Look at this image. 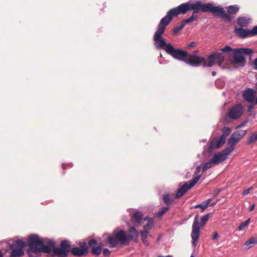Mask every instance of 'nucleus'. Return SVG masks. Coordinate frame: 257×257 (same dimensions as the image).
Listing matches in <instances>:
<instances>
[{
	"label": "nucleus",
	"instance_id": "1",
	"mask_svg": "<svg viewBox=\"0 0 257 257\" xmlns=\"http://www.w3.org/2000/svg\"><path fill=\"white\" fill-rule=\"evenodd\" d=\"M29 248L27 253L29 257H39L41 252L50 253L53 248V254L58 257H66L68 253L60 247H55L53 240L40 238L37 234L29 236L28 243Z\"/></svg>",
	"mask_w": 257,
	"mask_h": 257
},
{
	"label": "nucleus",
	"instance_id": "2",
	"mask_svg": "<svg viewBox=\"0 0 257 257\" xmlns=\"http://www.w3.org/2000/svg\"><path fill=\"white\" fill-rule=\"evenodd\" d=\"M9 249L12 250L10 252V257H21L24 254L23 248L26 246V243L23 240L17 239L12 242L11 240L3 242Z\"/></svg>",
	"mask_w": 257,
	"mask_h": 257
},
{
	"label": "nucleus",
	"instance_id": "3",
	"mask_svg": "<svg viewBox=\"0 0 257 257\" xmlns=\"http://www.w3.org/2000/svg\"><path fill=\"white\" fill-rule=\"evenodd\" d=\"M253 50L249 48L234 49L232 63L234 65H237L238 67L244 66L245 60L244 55L246 54L250 56Z\"/></svg>",
	"mask_w": 257,
	"mask_h": 257
},
{
	"label": "nucleus",
	"instance_id": "4",
	"mask_svg": "<svg viewBox=\"0 0 257 257\" xmlns=\"http://www.w3.org/2000/svg\"><path fill=\"white\" fill-rule=\"evenodd\" d=\"M221 131L222 135L219 139L216 138L210 142L208 148V151L209 153H212L214 149L219 148L224 144L227 136L231 133V129L228 127L224 126L222 128Z\"/></svg>",
	"mask_w": 257,
	"mask_h": 257
},
{
	"label": "nucleus",
	"instance_id": "5",
	"mask_svg": "<svg viewBox=\"0 0 257 257\" xmlns=\"http://www.w3.org/2000/svg\"><path fill=\"white\" fill-rule=\"evenodd\" d=\"M204 10L206 12H210L215 16H220L221 18L230 21L229 16L225 13L224 8L221 6H215L211 3H207V6Z\"/></svg>",
	"mask_w": 257,
	"mask_h": 257
},
{
	"label": "nucleus",
	"instance_id": "6",
	"mask_svg": "<svg viewBox=\"0 0 257 257\" xmlns=\"http://www.w3.org/2000/svg\"><path fill=\"white\" fill-rule=\"evenodd\" d=\"M164 49L167 54L171 55L173 58L184 62L189 55L187 52L175 49L172 45H168L167 48H165Z\"/></svg>",
	"mask_w": 257,
	"mask_h": 257
},
{
	"label": "nucleus",
	"instance_id": "7",
	"mask_svg": "<svg viewBox=\"0 0 257 257\" xmlns=\"http://www.w3.org/2000/svg\"><path fill=\"white\" fill-rule=\"evenodd\" d=\"M245 130H239L233 132L227 141V147L233 151L237 143L246 135Z\"/></svg>",
	"mask_w": 257,
	"mask_h": 257
},
{
	"label": "nucleus",
	"instance_id": "8",
	"mask_svg": "<svg viewBox=\"0 0 257 257\" xmlns=\"http://www.w3.org/2000/svg\"><path fill=\"white\" fill-rule=\"evenodd\" d=\"M201 175L195 177L191 181L188 183H185L183 185L177 189L176 191V198H179L182 197L189 189L193 187L199 180Z\"/></svg>",
	"mask_w": 257,
	"mask_h": 257
},
{
	"label": "nucleus",
	"instance_id": "9",
	"mask_svg": "<svg viewBox=\"0 0 257 257\" xmlns=\"http://www.w3.org/2000/svg\"><path fill=\"white\" fill-rule=\"evenodd\" d=\"M164 33L162 30H157L155 33L153 41L155 47L157 49H161L164 47L167 48L168 45H171L170 43H166L165 40L162 37V35Z\"/></svg>",
	"mask_w": 257,
	"mask_h": 257
},
{
	"label": "nucleus",
	"instance_id": "10",
	"mask_svg": "<svg viewBox=\"0 0 257 257\" xmlns=\"http://www.w3.org/2000/svg\"><path fill=\"white\" fill-rule=\"evenodd\" d=\"M200 227L198 223V215H196L195 217L194 222L192 225L191 238L192 239V244L194 247H196L197 244L198 240L200 236Z\"/></svg>",
	"mask_w": 257,
	"mask_h": 257
},
{
	"label": "nucleus",
	"instance_id": "11",
	"mask_svg": "<svg viewBox=\"0 0 257 257\" xmlns=\"http://www.w3.org/2000/svg\"><path fill=\"white\" fill-rule=\"evenodd\" d=\"M232 151L227 147L222 151L215 153L212 159L214 160V162H215L216 164H218L225 161L227 159V156Z\"/></svg>",
	"mask_w": 257,
	"mask_h": 257
},
{
	"label": "nucleus",
	"instance_id": "12",
	"mask_svg": "<svg viewBox=\"0 0 257 257\" xmlns=\"http://www.w3.org/2000/svg\"><path fill=\"white\" fill-rule=\"evenodd\" d=\"M203 62H204V58L203 57L189 54L186 58L184 62L192 66H199Z\"/></svg>",
	"mask_w": 257,
	"mask_h": 257
},
{
	"label": "nucleus",
	"instance_id": "13",
	"mask_svg": "<svg viewBox=\"0 0 257 257\" xmlns=\"http://www.w3.org/2000/svg\"><path fill=\"white\" fill-rule=\"evenodd\" d=\"M173 17L175 16L173 15V13L170 12L169 10L167 12L166 16H165L161 20L158 26L157 30H163V31L165 32L166 26H168L170 23V22L172 20V18Z\"/></svg>",
	"mask_w": 257,
	"mask_h": 257
},
{
	"label": "nucleus",
	"instance_id": "14",
	"mask_svg": "<svg viewBox=\"0 0 257 257\" xmlns=\"http://www.w3.org/2000/svg\"><path fill=\"white\" fill-rule=\"evenodd\" d=\"M242 113V106L241 104H236L231 108L228 115L232 119H237L241 116Z\"/></svg>",
	"mask_w": 257,
	"mask_h": 257
},
{
	"label": "nucleus",
	"instance_id": "15",
	"mask_svg": "<svg viewBox=\"0 0 257 257\" xmlns=\"http://www.w3.org/2000/svg\"><path fill=\"white\" fill-rule=\"evenodd\" d=\"M189 11V4L188 2H187L182 4L178 7L171 9L170 12H172L173 15L174 16H177L179 14H185Z\"/></svg>",
	"mask_w": 257,
	"mask_h": 257
},
{
	"label": "nucleus",
	"instance_id": "16",
	"mask_svg": "<svg viewBox=\"0 0 257 257\" xmlns=\"http://www.w3.org/2000/svg\"><path fill=\"white\" fill-rule=\"evenodd\" d=\"M255 95V91L252 88L245 90L242 94L243 99L251 104H254Z\"/></svg>",
	"mask_w": 257,
	"mask_h": 257
},
{
	"label": "nucleus",
	"instance_id": "17",
	"mask_svg": "<svg viewBox=\"0 0 257 257\" xmlns=\"http://www.w3.org/2000/svg\"><path fill=\"white\" fill-rule=\"evenodd\" d=\"M188 4L190 11L193 10L194 11H201L203 13H206V11H204V10L206 9L204 8L207 6V4H202L200 1H198L195 3L189 2Z\"/></svg>",
	"mask_w": 257,
	"mask_h": 257
},
{
	"label": "nucleus",
	"instance_id": "18",
	"mask_svg": "<svg viewBox=\"0 0 257 257\" xmlns=\"http://www.w3.org/2000/svg\"><path fill=\"white\" fill-rule=\"evenodd\" d=\"M113 233L117 240L122 244H125L127 240H128V236H127L125 232L122 230L118 231L114 230Z\"/></svg>",
	"mask_w": 257,
	"mask_h": 257
},
{
	"label": "nucleus",
	"instance_id": "19",
	"mask_svg": "<svg viewBox=\"0 0 257 257\" xmlns=\"http://www.w3.org/2000/svg\"><path fill=\"white\" fill-rule=\"evenodd\" d=\"M88 245L90 247H91L92 249V253L95 255H99L102 250L101 247L100 246H98L95 247V245L97 244L96 240L94 239H90L88 242Z\"/></svg>",
	"mask_w": 257,
	"mask_h": 257
},
{
	"label": "nucleus",
	"instance_id": "20",
	"mask_svg": "<svg viewBox=\"0 0 257 257\" xmlns=\"http://www.w3.org/2000/svg\"><path fill=\"white\" fill-rule=\"evenodd\" d=\"M255 244H257V235L252 236L246 241L242 245V249L247 250Z\"/></svg>",
	"mask_w": 257,
	"mask_h": 257
},
{
	"label": "nucleus",
	"instance_id": "21",
	"mask_svg": "<svg viewBox=\"0 0 257 257\" xmlns=\"http://www.w3.org/2000/svg\"><path fill=\"white\" fill-rule=\"evenodd\" d=\"M71 253L72 255L75 256H82L87 253V249L75 247L71 248Z\"/></svg>",
	"mask_w": 257,
	"mask_h": 257
},
{
	"label": "nucleus",
	"instance_id": "22",
	"mask_svg": "<svg viewBox=\"0 0 257 257\" xmlns=\"http://www.w3.org/2000/svg\"><path fill=\"white\" fill-rule=\"evenodd\" d=\"M235 32L241 38H244L249 36H251L250 34V30L244 29L243 28H237L235 30Z\"/></svg>",
	"mask_w": 257,
	"mask_h": 257
},
{
	"label": "nucleus",
	"instance_id": "23",
	"mask_svg": "<svg viewBox=\"0 0 257 257\" xmlns=\"http://www.w3.org/2000/svg\"><path fill=\"white\" fill-rule=\"evenodd\" d=\"M251 21V19L245 17H238L237 19L238 24L241 27H246Z\"/></svg>",
	"mask_w": 257,
	"mask_h": 257
},
{
	"label": "nucleus",
	"instance_id": "24",
	"mask_svg": "<svg viewBox=\"0 0 257 257\" xmlns=\"http://www.w3.org/2000/svg\"><path fill=\"white\" fill-rule=\"evenodd\" d=\"M129 234L127 236L128 240L137 238L139 236V232L135 227H131L128 230Z\"/></svg>",
	"mask_w": 257,
	"mask_h": 257
},
{
	"label": "nucleus",
	"instance_id": "25",
	"mask_svg": "<svg viewBox=\"0 0 257 257\" xmlns=\"http://www.w3.org/2000/svg\"><path fill=\"white\" fill-rule=\"evenodd\" d=\"M216 62V60L214 58V57L213 54L210 55L208 58V64H206V62L204 59V62H203V66L204 67H212L215 63Z\"/></svg>",
	"mask_w": 257,
	"mask_h": 257
},
{
	"label": "nucleus",
	"instance_id": "26",
	"mask_svg": "<svg viewBox=\"0 0 257 257\" xmlns=\"http://www.w3.org/2000/svg\"><path fill=\"white\" fill-rule=\"evenodd\" d=\"M133 221L139 225L143 219L142 212L138 211L134 213L132 216Z\"/></svg>",
	"mask_w": 257,
	"mask_h": 257
},
{
	"label": "nucleus",
	"instance_id": "27",
	"mask_svg": "<svg viewBox=\"0 0 257 257\" xmlns=\"http://www.w3.org/2000/svg\"><path fill=\"white\" fill-rule=\"evenodd\" d=\"M212 54L213 55L216 62L218 64L219 66H220L221 63L224 60V56H223V55L222 54L221 52H215Z\"/></svg>",
	"mask_w": 257,
	"mask_h": 257
},
{
	"label": "nucleus",
	"instance_id": "28",
	"mask_svg": "<svg viewBox=\"0 0 257 257\" xmlns=\"http://www.w3.org/2000/svg\"><path fill=\"white\" fill-rule=\"evenodd\" d=\"M107 242L109 244V246L111 247H114L116 246L117 243V238L111 236L109 234H107Z\"/></svg>",
	"mask_w": 257,
	"mask_h": 257
},
{
	"label": "nucleus",
	"instance_id": "29",
	"mask_svg": "<svg viewBox=\"0 0 257 257\" xmlns=\"http://www.w3.org/2000/svg\"><path fill=\"white\" fill-rule=\"evenodd\" d=\"M216 165L214 160L211 158L208 162L205 163L202 167V171L203 172H206L208 169L212 168L214 165Z\"/></svg>",
	"mask_w": 257,
	"mask_h": 257
},
{
	"label": "nucleus",
	"instance_id": "30",
	"mask_svg": "<svg viewBox=\"0 0 257 257\" xmlns=\"http://www.w3.org/2000/svg\"><path fill=\"white\" fill-rule=\"evenodd\" d=\"M60 247L64 249L67 253L71 250V246L69 242L67 240H63L60 244Z\"/></svg>",
	"mask_w": 257,
	"mask_h": 257
},
{
	"label": "nucleus",
	"instance_id": "31",
	"mask_svg": "<svg viewBox=\"0 0 257 257\" xmlns=\"http://www.w3.org/2000/svg\"><path fill=\"white\" fill-rule=\"evenodd\" d=\"M154 225V221L152 219L150 218L148 220V222L144 226V230L143 231H147L149 233V231Z\"/></svg>",
	"mask_w": 257,
	"mask_h": 257
},
{
	"label": "nucleus",
	"instance_id": "32",
	"mask_svg": "<svg viewBox=\"0 0 257 257\" xmlns=\"http://www.w3.org/2000/svg\"><path fill=\"white\" fill-rule=\"evenodd\" d=\"M226 9L229 14L233 15L236 14L238 11L239 8L237 6L234 5L226 7Z\"/></svg>",
	"mask_w": 257,
	"mask_h": 257
},
{
	"label": "nucleus",
	"instance_id": "33",
	"mask_svg": "<svg viewBox=\"0 0 257 257\" xmlns=\"http://www.w3.org/2000/svg\"><path fill=\"white\" fill-rule=\"evenodd\" d=\"M149 235V233H148L147 231H141V239L144 243V244L148 246L149 245V243L147 239V237Z\"/></svg>",
	"mask_w": 257,
	"mask_h": 257
},
{
	"label": "nucleus",
	"instance_id": "34",
	"mask_svg": "<svg viewBox=\"0 0 257 257\" xmlns=\"http://www.w3.org/2000/svg\"><path fill=\"white\" fill-rule=\"evenodd\" d=\"M257 141V133H252L250 134L248 141L246 142L247 145H250Z\"/></svg>",
	"mask_w": 257,
	"mask_h": 257
},
{
	"label": "nucleus",
	"instance_id": "35",
	"mask_svg": "<svg viewBox=\"0 0 257 257\" xmlns=\"http://www.w3.org/2000/svg\"><path fill=\"white\" fill-rule=\"evenodd\" d=\"M250 221V218H248L246 221L242 222L240 223L239 226H238V230L241 231L243 230L245 227L248 226L249 222Z\"/></svg>",
	"mask_w": 257,
	"mask_h": 257
},
{
	"label": "nucleus",
	"instance_id": "36",
	"mask_svg": "<svg viewBox=\"0 0 257 257\" xmlns=\"http://www.w3.org/2000/svg\"><path fill=\"white\" fill-rule=\"evenodd\" d=\"M169 209V207H163L158 211V216L160 217L162 216Z\"/></svg>",
	"mask_w": 257,
	"mask_h": 257
},
{
	"label": "nucleus",
	"instance_id": "37",
	"mask_svg": "<svg viewBox=\"0 0 257 257\" xmlns=\"http://www.w3.org/2000/svg\"><path fill=\"white\" fill-rule=\"evenodd\" d=\"M208 206L207 202H202L201 204L196 205L194 206L195 208H201L202 212H203L205 209Z\"/></svg>",
	"mask_w": 257,
	"mask_h": 257
},
{
	"label": "nucleus",
	"instance_id": "38",
	"mask_svg": "<svg viewBox=\"0 0 257 257\" xmlns=\"http://www.w3.org/2000/svg\"><path fill=\"white\" fill-rule=\"evenodd\" d=\"M163 199L165 203L167 205L171 204V202L173 201V200L170 198L169 195L168 194L164 195Z\"/></svg>",
	"mask_w": 257,
	"mask_h": 257
},
{
	"label": "nucleus",
	"instance_id": "39",
	"mask_svg": "<svg viewBox=\"0 0 257 257\" xmlns=\"http://www.w3.org/2000/svg\"><path fill=\"white\" fill-rule=\"evenodd\" d=\"M209 213L206 214L203 216L201 218V224L202 226H204L206 222L208 221L209 218Z\"/></svg>",
	"mask_w": 257,
	"mask_h": 257
},
{
	"label": "nucleus",
	"instance_id": "40",
	"mask_svg": "<svg viewBox=\"0 0 257 257\" xmlns=\"http://www.w3.org/2000/svg\"><path fill=\"white\" fill-rule=\"evenodd\" d=\"M185 27L184 24H183L182 23V24L179 26H177L176 27H175L173 30V34L174 35H176L177 34L179 31H180L182 29H183L184 28V27Z\"/></svg>",
	"mask_w": 257,
	"mask_h": 257
},
{
	"label": "nucleus",
	"instance_id": "41",
	"mask_svg": "<svg viewBox=\"0 0 257 257\" xmlns=\"http://www.w3.org/2000/svg\"><path fill=\"white\" fill-rule=\"evenodd\" d=\"M234 49L231 48L229 46H226L224 48L220 49L221 51L225 53H228L230 52H233Z\"/></svg>",
	"mask_w": 257,
	"mask_h": 257
},
{
	"label": "nucleus",
	"instance_id": "42",
	"mask_svg": "<svg viewBox=\"0 0 257 257\" xmlns=\"http://www.w3.org/2000/svg\"><path fill=\"white\" fill-rule=\"evenodd\" d=\"M251 36L257 35V26H254L251 30H250Z\"/></svg>",
	"mask_w": 257,
	"mask_h": 257
},
{
	"label": "nucleus",
	"instance_id": "43",
	"mask_svg": "<svg viewBox=\"0 0 257 257\" xmlns=\"http://www.w3.org/2000/svg\"><path fill=\"white\" fill-rule=\"evenodd\" d=\"M215 84L217 87L221 88L224 86V83L221 80H217L215 82Z\"/></svg>",
	"mask_w": 257,
	"mask_h": 257
},
{
	"label": "nucleus",
	"instance_id": "44",
	"mask_svg": "<svg viewBox=\"0 0 257 257\" xmlns=\"http://www.w3.org/2000/svg\"><path fill=\"white\" fill-rule=\"evenodd\" d=\"M253 189V186L248 188V189H245L243 190L242 194L244 196L247 195L248 194L251 190Z\"/></svg>",
	"mask_w": 257,
	"mask_h": 257
},
{
	"label": "nucleus",
	"instance_id": "45",
	"mask_svg": "<svg viewBox=\"0 0 257 257\" xmlns=\"http://www.w3.org/2000/svg\"><path fill=\"white\" fill-rule=\"evenodd\" d=\"M193 21H194V19L190 17L189 19L184 20L182 22L185 26L186 24L191 23Z\"/></svg>",
	"mask_w": 257,
	"mask_h": 257
},
{
	"label": "nucleus",
	"instance_id": "46",
	"mask_svg": "<svg viewBox=\"0 0 257 257\" xmlns=\"http://www.w3.org/2000/svg\"><path fill=\"white\" fill-rule=\"evenodd\" d=\"M79 245H80V248H87V249L86 244L85 242H84V241H80L79 242Z\"/></svg>",
	"mask_w": 257,
	"mask_h": 257
},
{
	"label": "nucleus",
	"instance_id": "47",
	"mask_svg": "<svg viewBox=\"0 0 257 257\" xmlns=\"http://www.w3.org/2000/svg\"><path fill=\"white\" fill-rule=\"evenodd\" d=\"M197 43L194 41L191 42L187 46V48L189 49L196 46Z\"/></svg>",
	"mask_w": 257,
	"mask_h": 257
},
{
	"label": "nucleus",
	"instance_id": "48",
	"mask_svg": "<svg viewBox=\"0 0 257 257\" xmlns=\"http://www.w3.org/2000/svg\"><path fill=\"white\" fill-rule=\"evenodd\" d=\"M252 66L253 69L257 71V57L252 62Z\"/></svg>",
	"mask_w": 257,
	"mask_h": 257
},
{
	"label": "nucleus",
	"instance_id": "49",
	"mask_svg": "<svg viewBox=\"0 0 257 257\" xmlns=\"http://www.w3.org/2000/svg\"><path fill=\"white\" fill-rule=\"evenodd\" d=\"M103 254L104 256H109L110 254V251L107 248H105L103 250Z\"/></svg>",
	"mask_w": 257,
	"mask_h": 257
},
{
	"label": "nucleus",
	"instance_id": "50",
	"mask_svg": "<svg viewBox=\"0 0 257 257\" xmlns=\"http://www.w3.org/2000/svg\"><path fill=\"white\" fill-rule=\"evenodd\" d=\"M201 166H198L196 168V171L195 172V174L197 176L199 175L200 174H198V173L201 171Z\"/></svg>",
	"mask_w": 257,
	"mask_h": 257
},
{
	"label": "nucleus",
	"instance_id": "51",
	"mask_svg": "<svg viewBox=\"0 0 257 257\" xmlns=\"http://www.w3.org/2000/svg\"><path fill=\"white\" fill-rule=\"evenodd\" d=\"M198 12H197V11H194L192 16H191V17L192 18L194 19V20H196L197 18V17H198L197 13Z\"/></svg>",
	"mask_w": 257,
	"mask_h": 257
},
{
	"label": "nucleus",
	"instance_id": "52",
	"mask_svg": "<svg viewBox=\"0 0 257 257\" xmlns=\"http://www.w3.org/2000/svg\"><path fill=\"white\" fill-rule=\"evenodd\" d=\"M219 237L218 234L217 232H214L212 236V239L215 240L218 239Z\"/></svg>",
	"mask_w": 257,
	"mask_h": 257
},
{
	"label": "nucleus",
	"instance_id": "53",
	"mask_svg": "<svg viewBox=\"0 0 257 257\" xmlns=\"http://www.w3.org/2000/svg\"><path fill=\"white\" fill-rule=\"evenodd\" d=\"M247 122V121H243L242 122H241L240 124H239L238 126H237V127L239 128V127H242L243 126H244L246 123Z\"/></svg>",
	"mask_w": 257,
	"mask_h": 257
},
{
	"label": "nucleus",
	"instance_id": "54",
	"mask_svg": "<svg viewBox=\"0 0 257 257\" xmlns=\"http://www.w3.org/2000/svg\"><path fill=\"white\" fill-rule=\"evenodd\" d=\"M254 206H255V205L254 204H253L250 207H249V210L250 211H252L253 210L254 208Z\"/></svg>",
	"mask_w": 257,
	"mask_h": 257
},
{
	"label": "nucleus",
	"instance_id": "55",
	"mask_svg": "<svg viewBox=\"0 0 257 257\" xmlns=\"http://www.w3.org/2000/svg\"><path fill=\"white\" fill-rule=\"evenodd\" d=\"M211 199H208L207 200L205 201V202H207L208 203V205L209 206V204H210V203L211 202Z\"/></svg>",
	"mask_w": 257,
	"mask_h": 257
},
{
	"label": "nucleus",
	"instance_id": "56",
	"mask_svg": "<svg viewBox=\"0 0 257 257\" xmlns=\"http://www.w3.org/2000/svg\"><path fill=\"white\" fill-rule=\"evenodd\" d=\"M211 74L213 76H215L216 75V72L215 71H212Z\"/></svg>",
	"mask_w": 257,
	"mask_h": 257
},
{
	"label": "nucleus",
	"instance_id": "57",
	"mask_svg": "<svg viewBox=\"0 0 257 257\" xmlns=\"http://www.w3.org/2000/svg\"><path fill=\"white\" fill-rule=\"evenodd\" d=\"M4 256V254L2 251V250L0 249V257H3Z\"/></svg>",
	"mask_w": 257,
	"mask_h": 257
},
{
	"label": "nucleus",
	"instance_id": "58",
	"mask_svg": "<svg viewBox=\"0 0 257 257\" xmlns=\"http://www.w3.org/2000/svg\"><path fill=\"white\" fill-rule=\"evenodd\" d=\"M158 257H172V256L170 255H167L166 256H162V255H159Z\"/></svg>",
	"mask_w": 257,
	"mask_h": 257
},
{
	"label": "nucleus",
	"instance_id": "59",
	"mask_svg": "<svg viewBox=\"0 0 257 257\" xmlns=\"http://www.w3.org/2000/svg\"><path fill=\"white\" fill-rule=\"evenodd\" d=\"M216 204V202H212L210 205V206H214L215 204Z\"/></svg>",
	"mask_w": 257,
	"mask_h": 257
},
{
	"label": "nucleus",
	"instance_id": "60",
	"mask_svg": "<svg viewBox=\"0 0 257 257\" xmlns=\"http://www.w3.org/2000/svg\"><path fill=\"white\" fill-rule=\"evenodd\" d=\"M148 236L152 237V235L151 234H149Z\"/></svg>",
	"mask_w": 257,
	"mask_h": 257
},
{
	"label": "nucleus",
	"instance_id": "61",
	"mask_svg": "<svg viewBox=\"0 0 257 257\" xmlns=\"http://www.w3.org/2000/svg\"><path fill=\"white\" fill-rule=\"evenodd\" d=\"M253 188H256V186H255L254 185H253Z\"/></svg>",
	"mask_w": 257,
	"mask_h": 257
},
{
	"label": "nucleus",
	"instance_id": "62",
	"mask_svg": "<svg viewBox=\"0 0 257 257\" xmlns=\"http://www.w3.org/2000/svg\"><path fill=\"white\" fill-rule=\"evenodd\" d=\"M190 257H194V256L193 254H192Z\"/></svg>",
	"mask_w": 257,
	"mask_h": 257
}]
</instances>
